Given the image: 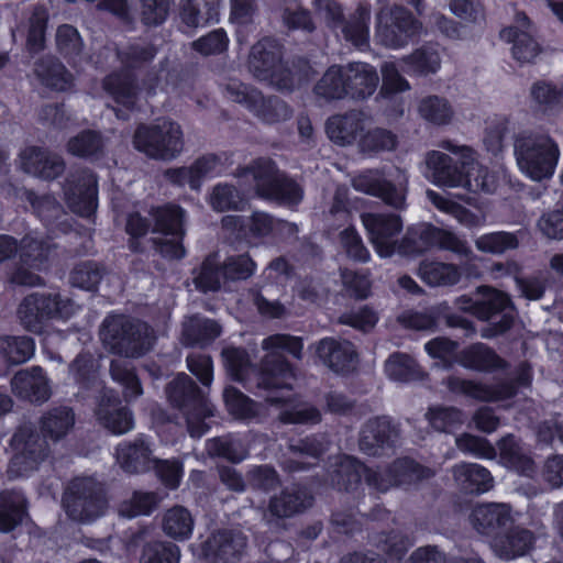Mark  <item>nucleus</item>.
Returning a JSON list of instances; mask_svg holds the SVG:
<instances>
[{"label": "nucleus", "instance_id": "b1692460", "mask_svg": "<svg viewBox=\"0 0 563 563\" xmlns=\"http://www.w3.org/2000/svg\"><path fill=\"white\" fill-rule=\"evenodd\" d=\"M119 465L129 473H142L153 468V443L148 437L139 434L132 441L121 442L115 450Z\"/></svg>", "mask_w": 563, "mask_h": 563}, {"label": "nucleus", "instance_id": "052dcab7", "mask_svg": "<svg viewBox=\"0 0 563 563\" xmlns=\"http://www.w3.org/2000/svg\"><path fill=\"white\" fill-rule=\"evenodd\" d=\"M426 418L434 430L441 432H452L465 421L463 412L454 407H432Z\"/></svg>", "mask_w": 563, "mask_h": 563}, {"label": "nucleus", "instance_id": "69168bd1", "mask_svg": "<svg viewBox=\"0 0 563 563\" xmlns=\"http://www.w3.org/2000/svg\"><path fill=\"white\" fill-rule=\"evenodd\" d=\"M36 73L42 82L55 90L64 91L71 86L73 77L64 65L55 60H48L37 66Z\"/></svg>", "mask_w": 563, "mask_h": 563}, {"label": "nucleus", "instance_id": "72a5a7b5", "mask_svg": "<svg viewBox=\"0 0 563 563\" xmlns=\"http://www.w3.org/2000/svg\"><path fill=\"white\" fill-rule=\"evenodd\" d=\"M512 520L507 504H484L476 506L471 515L473 527L482 534H493Z\"/></svg>", "mask_w": 563, "mask_h": 563}, {"label": "nucleus", "instance_id": "473e14b6", "mask_svg": "<svg viewBox=\"0 0 563 563\" xmlns=\"http://www.w3.org/2000/svg\"><path fill=\"white\" fill-rule=\"evenodd\" d=\"M397 435V430L388 418L371 419L362 429L360 449L367 454H376L378 449L393 444Z\"/></svg>", "mask_w": 563, "mask_h": 563}, {"label": "nucleus", "instance_id": "5fc2aeb1", "mask_svg": "<svg viewBox=\"0 0 563 563\" xmlns=\"http://www.w3.org/2000/svg\"><path fill=\"white\" fill-rule=\"evenodd\" d=\"M159 498L154 493L134 492L129 498L119 505V515L125 518L150 515L159 504Z\"/></svg>", "mask_w": 563, "mask_h": 563}, {"label": "nucleus", "instance_id": "774afa93", "mask_svg": "<svg viewBox=\"0 0 563 563\" xmlns=\"http://www.w3.org/2000/svg\"><path fill=\"white\" fill-rule=\"evenodd\" d=\"M180 550L169 542L147 544L142 553L140 563H178Z\"/></svg>", "mask_w": 563, "mask_h": 563}, {"label": "nucleus", "instance_id": "2eb2a0df", "mask_svg": "<svg viewBox=\"0 0 563 563\" xmlns=\"http://www.w3.org/2000/svg\"><path fill=\"white\" fill-rule=\"evenodd\" d=\"M314 10L329 26L333 29H336L339 25L342 26L344 38L355 47L364 48L367 46L369 38L368 22L371 18L367 8L360 7L355 14L346 22L341 20V7L333 0H316Z\"/></svg>", "mask_w": 563, "mask_h": 563}, {"label": "nucleus", "instance_id": "7ed1b4c3", "mask_svg": "<svg viewBox=\"0 0 563 563\" xmlns=\"http://www.w3.org/2000/svg\"><path fill=\"white\" fill-rule=\"evenodd\" d=\"M432 475L429 468L405 459L394 463L393 467L373 471L355 459L346 455L336 456L329 471L330 482L339 489H352L362 476L373 488L386 492L395 485H406Z\"/></svg>", "mask_w": 563, "mask_h": 563}, {"label": "nucleus", "instance_id": "a878e982", "mask_svg": "<svg viewBox=\"0 0 563 563\" xmlns=\"http://www.w3.org/2000/svg\"><path fill=\"white\" fill-rule=\"evenodd\" d=\"M316 352L321 362L336 373L350 372L357 364L354 345L345 340L322 339L316 345Z\"/></svg>", "mask_w": 563, "mask_h": 563}, {"label": "nucleus", "instance_id": "6e6d98bb", "mask_svg": "<svg viewBox=\"0 0 563 563\" xmlns=\"http://www.w3.org/2000/svg\"><path fill=\"white\" fill-rule=\"evenodd\" d=\"M208 202L213 210L223 212L241 209L244 205V197L234 186L220 183L212 187Z\"/></svg>", "mask_w": 563, "mask_h": 563}, {"label": "nucleus", "instance_id": "13d9d810", "mask_svg": "<svg viewBox=\"0 0 563 563\" xmlns=\"http://www.w3.org/2000/svg\"><path fill=\"white\" fill-rule=\"evenodd\" d=\"M74 424V415L70 409L56 408L47 412L41 421L42 431L53 441L63 438Z\"/></svg>", "mask_w": 563, "mask_h": 563}, {"label": "nucleus", "instance_id": "09e8293b", "mask_svg": "<svg viewBox=\"0 0 563 563\" xmlns=\"http://www.w3.org/2000/svg\"><path fill=\"white\" fill-rule=\"evenodd\" d=\"M344 66H331L314 86L317 97L324 100L342 99L347 96Z\"/></svg>", "mask_w": 563, "mask_h": 563}, {"label": "nucleus", "instance_id": "393cba45", "mask_svg": "<svg viewBox=\"0 0 563 563\" xmlns=\"http://www.w3.org/2000/svg\"><path fill=\"white\" fill-rule=\"evenodd\" d=\"M245 545L246 540L241 532L224 530L202 542L197 554L213 563H233Z\"/></svg>", "mask_w": 563, "mask_h": 563}, {"label": "nucleus", "instance_id": "4be33fe9", "mask_svg": "<svg viewBox=\"0 0 563 563\" xmlns=\"http://www.w3.org/2000/svg\"><path fill=\"white\" fill-rule=\"evenodd\" d=\"M96 417L101 426L115 435L134 429L132 411L122 406L118 395L110 389L103 391L96 409Z\"/></svg>", "mask_w": 563, "mask_h": 563}, {"label": "nucleus", "instance_id": "a19ab883", "mask_svg": "<svg viewBox=\"0 0 563 563\" xmlns=\"http://www.w3.org/2000/svg\"><path fill=\"white\" fill-rule=\"evenodd\" d=\"M35 353V342L27 335H0V356L9 364L27 362Z\"/></svg>", "mask_w": 563, "mask_h": 563}, {"label": "nucleus", "instance_id": "c756f323", "mask_svg": "<svg viewBox=\"0 0 563 563\" xmlns=\"http://www.w3.org/2000/svg\"><path fill=\"white\" fill-rule=\"evenodd\" d=\"M448 388L455 394H461L479 401H501L515 395L512 385H486L459 377H449Z\"/></svg>", "mask_w": 563, "mask_h": 563}, {"label": "nucleus", "instance_id": "6e6552de", "mask_svg": "<svg viewBox=\"0 0 563 563\" xmlns=\"http://www.w3.org/2000/svg\"><path fill=\"white\" fill-rule=\"evenodd\" d=\"M169 400L181 408L187 421L188 432L200 438L208 429L207 418L213 416V407L186 374H178L168 385Z\"/></svg>", "mask_w": 563, "mask_h": 563}, {"label": "nucleus", "instance_id": "c85d7f7f", "mask_svg": "<svg viewBox=\"0 0 563 563\" xmlns=\"http://www.w3.org/2000/svg\"><path fill=\"white\" fill-rule=\"evenodd\" d=\"M13 393L32 402L46 401L51 396V386L41 367L34 366L18 372L12 380Z\"/></svg>", "mask_w": 563, "mask_h": 563}, {"label": "nucleus", "instance_id": "2f4dec72", "mask_svg": "<svg viewBox=\"0 0 563 563\" xmlns=\"http://www.w3.org/2000/svg\"><path fill=\"white\" fill-rule=\"evenodd\" d=\"M346 93L353 99H364L374 93L378 85L376 69L366 63L344 66Z\"/></svg>", "mask_w": 563, "mask_h": 563}, {"label": "nucleus", "instance_id": "f8f14e48", "mask_svg": "<svg viewBox=\"0 0 563 563\" xmlns=\"http://www.w3.org/2000/svg\"><path fill=\"white\" fill-rule=\"evenodd\" d=\"M422 32V24L401 7L385 5L377 14L376 38L386 47L401 48Z\"/></svg>", "mask_w": 563, "mask_h": 563}, {"label": "nucleus", "instance_id": "6ab92c4d", "mask_svg": "<svg viewBox=\"0 0 563 563\" xmlns=\"http://www.w3.org/2000/svg\"><path fill=\"white\" fill-rule=\"evenodd\" d=\"M500 37L511 44V55L520 64L533 63L542 52L529 18L522 12L516 14L511 25L501 30Z\"/></svg>", "mask_w": 563, "mask_h": 563}, {"label": "nucleus", "instance_id": "4d7b16f0", "mask_svg": "<svg viewBox=\"0 0 563 563\" xmlns=\"http://www.w3.org/2000/svg\"><path fill=\"white\" fill-rule=\"evenodd\" d=\"M519 245L516 233L497 231L482 234L475 240V246L478 251L489 254H503L507 251L515 250Z\"/></svg>", "mask_w": 563, "mask_h": 563}, {"label": "nucleus", "instance_id": "412c9836", "mask_svg": "<svg viewBox=\"0 0 563 563\" xmlns=\"http://www.w3.org/2000/svg\"><path fill=\"white\" fill-rule=\"evenodd\" d=\"M97 180L91 173L71 175L65 186L68 207L82 217H90L97 208Z\"/></svg>", "mask_w": 563, "mask_h": 563}, {"label": "nucleus", "instance_id": "cd10ccee", "mask_svg": "<svg viewBox=\"0 0 563 563\" xmlns=\"http://www.w3.org/2000/svg\"><path fill=\"white\" fill-rule=\"evenodd\" d=\"M312 505V496L303 487L294 485L271 498L266 517L290 518Z\"/></svg>", "mask_w": 563, "mask_h": 563}, {"label": "nucleus", "instance_id": "e2e57ef3", "mask_svg": "<svg viewBox=\"0 0 563 563\" xmlns=\"http://www.w3.org/2000/svg\"><path fill=\"white\" fill-rule=\"evenodd\" d=\"M223 398L229 412L235 418L251 419L260 415L261 406L234 387H227L223 391Z\"/></svg>", "mask_w": 563, "mask_h": 563}, {"label": "nucleus", "instance_id": "864d4df0", "mask_svg": "<svg viewBox=\"0 0 563 563\" xmlns=\"http://www.w3.org/2000/svg\"><path fill=\"white\" fill-rule=\"evenodd\" d=\"M531 97L543 111H561L563 110V81L560 85L547 81L536 82L531 88Z\"/></svg>", "mask_w": 563, "mask_h": 563}, {"label": "nucleus", "instance_id": "f704fd0d", "mask_svg": "<svg viewBox=\"0 0 563 563\" xmlns=\"http://www.w3.org/2000/svg\"><path fill=\"white\" fill-rule=\"evenodd\" d=\"M366 119L362 112L352 111L342 115H333L327 122V134L335 144H352L365 128Z\"/></svg>", "mask_w": 563, "mask_h": 563}, {"label": "nucleus", "instance_id": "bb28decb", "mask_svg": "<svg viewBox=\"0 0 563 563\" xmlns=\"http://www.w3.org/2000/svg\"><path fill=\"white\" fill-rule=\"evenodd\" d=\"M429 247H440L467 256L471 253L466 242L459 239L453 232L431 225L423 227L419 233V241L405 246V253H421Z\"/></svg>", "mask_w": 563, "mask_h": 563}, {"label": "nucleus", "instance_id": "f3484780", "mask_svg": "<svg viewBox=\"0 0 563 563\" xmlns=\"http://www.w3.org/2000/svg\"><path fill=\"white\" fill-rule=\"evenodd\" d=\"M153 217V232L162 234V238L155 240L159 253L169 258H181L185 255L181 244L184 210L176 206H166L156 209Z\"/></svg>", "mask_w": 563, "mask_h": 563}, {"label": "nucleus", "instance_id": "bf43d9fd", "mask_svg": "<svg viewBox=\"0 0 563 563\" xmlns=\"http://www.w3.org/2000/svg\"><path fill=\"white\" fill-rule=\"evenodd\" d=\"M249 231L253 236L262 238L273 231L279 234H296L298 229L296 224L286 221H275L272 217L264 212H254L247 224Z\"/></svg>", "mask_w": 563, "mask_h": 563}, {"label": "nucleus", "instance_id": "0e129e2a", "mask_svg": "<svg viewBox=\"0 0 563 563\" xmlns=\"http://www.w3.org/2000/svg\"><path fill=\"white\" fill-rule=\"evenodd\" d=\"M427 354L435 360V366L449 368L459 363L457 343L446 338H435L424 344Z\"/></svg>", "mask_w": 563, "mask_h": 563}, {"label": "nucleus", "instance_id": "de8ad7c7", "mask_svg": "<svg viewBox=\"0 0 563 563\" xmlns=\"http://www.w3.org/2000/svg\"><path fill=\"white\" fill-rule=\"evenodd\" d=\"M103 89L123 107L132 108L136 101L137 91L128 71L109 75L103 81Z\"/></svg>", "mask_w": 563, "mask_h": 563}, {"label": "nucleus", "instance_id": "a18cd8bd", "mask_svg": "<svg viewBox=\"0 0 563 563\" xmlns=\"http://www.w3.org/2000/svg\"><path fill=\"white\" fill-rule=\"evenodd\" d=\"M500 459L510 468L523 474L530 475L534 467L533 462L527 454V451L519 444L512 435H507L498 442Z\"/></svg>", "mask_w": 563, "mask_h": 563}, {"label": "nucleus", "instance_id": "39448f33", "mask_svg": "<svg viewBox=\"0 0 563 563\" xmlns=\"http://www.w3.org/2000/svg\"><path fill=\"white\" fill-rule=\"evenodd\" d=\"M514 154L519 170L526 177L542 181L554 175L561 152L549 134L522 131L515 137Z\"/></svg>", "mask_w": 563, "mask_h": 563}, {"label": "nucleus", "instance_id": "0eeeda50", "mask_svg": "<svg viewBox=\"0 0 563 563\" xmlns=\"http://www.w3.org/2000/svg\"><path fill=\"white\" fill-rule=\"evenodd\" d=\"M133 145L151 158L169 161L184 148L183 131L178 123L159 119L151 124H141L135 130Z\"/></svg>", "mask_w": 563, "mask_h": 563}, {"label": "nucleus", "instance_id": "f03ea898", "mask_svg": "<svg viewBox=\"0 0 563 563\" xmlns=\"http://www.w3.org/2000/svg\"><path fill=\"white\" fill-rule=\"evenodd\" d=\"M439 150L426 154L424 163L430 180L439 187L464 188L471 192H494L498 186L497 173L477 162L475 151L453 140H441Z\"/></svg>", "mask_w": 563, "mask_h": 563}, {"label": "nucleus", "instance_id": "aec40b11", "mask_svg": "<svg viewBox=\"0 0 563 563\" xmlns=\"http://www.w3.org/2000/svg\"><path fill=\"white\" fill-rule=\"evenodd\" d=\"M19 251L21 267L12 275V283L24 286L40 285L42 279L35 271L45 268V252L48 251V246H44L43 241L36 238L25 236Z\"/></svg>", "mask_w": 563, "mask_h": 563}, {"label": "nucleus", "instance_id": "37998d69", "mask_svg": "<svg viewBox=\"0 0 563 563\" xmlns=\"http://www.w3.org/2000/svg\"><path fill=\"white\" fill-rule=\"evenodd\" d=\"M459 364L465 368L488 372L503 366V361L483 343L474 344L459 355Z\"/></svg>", "mask_w": 563, "mask_h": 563}, {"label": "nucleus", "instance_id": "49530a36", "mask_svg": "<svg viewBox=\"0 0 563 563\" xmlns=\"http://www.w3.org/2000/svg\"><path fill=\"white\" fill-rule=\"evenodd\" d=\"M24 516V496L18 492H8L2 494L0 504V531H12L22 522Z\"/></svg>", "mask_w": 563, "mask_h": 563}, {"label": "nucleus", "instance_id": "c03bdc74", "mask_svg": "<svg viewBox=\"0 0 563 563\" xmlns=\"http://www.w3.org/2000/svg\"><path fill=\"white\" fill-rule=\"evenodd\" d=\"M401 69L409 75H428L440 69L439 51L432 46H423L402 58Z\"/></svg>", "mask_w": 563, "mask_h": 563}, {"label": "nucleus", "instance_id": "8fccbe9b", "mask_svg": "<svg viewBox=\"0 0 563 563\" xmlns=\"http://www.w3.org/2000/svg\"><path fill=\"white\" fill-rule=\"evenodd\" d=\"M221 334V327L213 320L192 317L184 323L183 341L187 345L205 344Z\"/></svg>", "mask_w": 563, "mask_h": 563}, {"label": "nucleus", "instance_id": "a211bd4d", "mask_svg": "<svg viewBox=\"0 0 563 563\" xmlns=\"http://www.w3.org/2000/svg\"><path fill=\"white\" fill-rule=\"evenodd\" d=\"M361 220L378 256H391L397 250V236L402 230L400 218L395 214L363 213Z\"/></svg>", "mask_w": 563, "mask_h": 563}, {"label": "nucleus", "instance_id": "20e7f679", "mask_svg": "<svg viewBox=\"0 0 563 563\" xmlns=\"http://www.w3.org/2000/svg\"><path fill=\"white\" fill-rule=\"evenodd\" d=\"M249 67L260 80L285 90L301 86L316 73L307 60H300L294 69H289L280 60L278 44L269 38H264L252 47Z\"/></svg>", "mask_w": 563, "mask_h": 563}, {"label": "nucleus", "instance_id": "c9c22d12", "mask_svg": "<svg viewBox=\"0 0 563 563\" xmlns=\"http://www.w3.org/2000/svg\"><path fill=\"white\" fill-rule=\"evenodd\" d=\"M455 483L467 493L488 492L494 479L488 470L476 463H460L452 468Z\"/></svg>", "mask_w": 563, "mask_h": 563}, {"label": "nucleus", "instance_id": "5701e85b", "mask_svg": "<svg viewBox=\"0 0 563 563\" xmlns=\"http://www.w3.org/2000/svg\"><path fill=\"white\" fill-rule=\"evenodd\" d=\"M222 169L221 159L217 155L208 154L197 158L190 166L168 169L165 176L175 185H187L199 190L205 179L218 176Z\"/></svg>", "mask_w": 563, "mask_h": 563}, {"label": "nucleus", "instance_id": "338daca9", "mask_svg": "<svg viewBox=\"0 0 563 563\" xmlns=\"http://www.w3.org/2000/svg\"><path fill=\"white\" fill-rule=\"evenodd\" d=\"M396 135L385 129L376 128L361 135L358 146L363 153L374 154L393 151L396 147Z\"/></svg>", "mask_w": 563, "mask_h": 563}, {"label": "nucleus", "instance_id": "3c124183", "mask_svg": "<svg viewBox=\"0 0 563 563\" xmlns=\"http://www.w3.org/2000/svg\"><path fill=\"white\" fill-rule=\"evenodd\" d=\"M386 375L396 382H410L422 379L424 373L421 367L406 354H393L385 363Z\"/></svg>", "mask_w": 563, "mask_h": 563}, {"label": "nucleus", "instance_id": "1a4fd4ad", "mask_svg": "<svg viewBox=\"0 0 563 563\" xmlns=\"http://www.w3.org/2000/svg\"><path fill=\"white\" fill-rule=\"evenodd\" d=\"M254 181L256 194L285 206H295L302 199V189L282 174L271 161L255 162L243 175Z\"/></svg>", "mask_w": 563, "mask_h": 563}, {"label": "nucleus", "instance_id": "ddd939ff", "mask_svg": "<svg viewBox=\"0 0 563 563\" xmlns=\"http://www.w3.org/2000/svg\"><path fill=\"white\" fill-rule=\"evenodd\" d=\"M14 451L8 473L11 477H24L36 471L49 453L45 439L35 433L30 424H23L11 441Z\"/></svg>", "mask_w": 563, "mask_h": 563}, {"label": "nucleus", "instance_id": "79ce46f5", "mask_svg": "<svg viewBox=\"0 0 563 563\" xmlns=\"http://www.w3.org/2000/svg\"><path fill=\"white\" fill-rule=\"evenodd\" d=\"M533 543V536L522 528L514 529L509 534L498 538L494 542L495 553L505 560L525 555Z\"/></svg>", "mask_w": 563, "mask_h": 563}, {"label": "nucleus", "instance_id": "4468645a", "mask_svg": "<svg viewBox=\"0 0 563 563\" xmlns=\"http://www.w3.org/2000/svg\"><path fill=\"white\" fill-rule=\"evenodd\" d=\"M407 181L406 174L399 168L387 173L371 169L355 176L352 185L357 191L378 197L391 207L401 208L406 199Z\"/></svg>", "mask_w": 563, "mask_h": 563}, {"label": "nucleus", "instance_id": "7c9ffc66", "mask_svg": "<svg viewBox=\"0 0 563 563\" xmlns=\"http://www.w3.org/2000/svg\"><path fill=\"white\" fill-rule=\"evenodd\" d=\"M20 166L25 173L44 179L55 178L64 170L59 156L36 147H27L21 152Z\"/></svg>", "mask_w": 563, "mask_h": 563}, {"label": "nucleus", "instance_id": "e433bc0d", "mask_svg": "<svg viewBox=\"0 0 563 563\" xmlns=\"http://www.w3.org/2000/svg\"><path fill=\"white\" fill-rule=\"evenodd\" d=\"M220 0H185L180 19L189 29L206 26L218 21Z\"/></svg>", "mask_w": 563, "mask_h": 563}, {"label": "nucleus", "instance_id": "58836bf2", "mask_svg": "<svg viewBox=\"0 0 563 563\" xmlns=\"http://www.w3.org/2000/svg\"><path fill=\"white\" fill-rule=\"evenodd\" d=\"M195 520L191 512L183 506H174L167 509L162 519L164 533L176 540L185 541L194 532Z\"/></svg>", "mask_w": 563, "mask_h": 563}, {"label": "nucleus", "instance_id": "f257e3e1", "mask_svg": "<svg viewBox=\"0 0 563 563\" xmlns=\"http://www.w3.org/2000/svg\"><path fill=\"white\" fill-rule=\"evenodd\" d=\"M266 355L256 374V384L266 391V402L280 408L279 419L286 423H318L320 411L312 405L297 401L290 393L296 375L280 352L301 358L302 339L290 334H274L263 340Z\"/></svg>", "mask_w": 563, "mask_h": 563}, {"label": "nucleus", "instance_id": "dca6fc26", "mask_svg": "<svg viewBox=\"0 0 563 563\" xmlns=\"http://www.w3.org/2000/svg\"><path fill=\"white\" fill-rule=\"evenodd\" d=\"M477 292L482 296L479 300L474 301L467 296H461L456 299V306L460 310L471 312L481 320H490L495 314L504 312L501 320L494 327L490 333L484 332L483 336L489 338L501 333L510 328L512 316L505 312L510 305L508 296L494 288L482 286L477 288Z\"/></svg>", "mask_w": 563, "mask_h": 563}, {"label": "nucleus", "instance_id": "9b49d317", "mask_svg": "<svg viewBox=\"0 0 563 563\" xmlns=\"http://www.w3.org/2000/svg\"><path fill=\"white\" fill-rule=\"evenodd\" d=\"M67 515L79 522H90L101 517L107 509L102 486L92 477H77L64 495Z\"/></svg>", "mask_w": 563, "mask_h": 563}, {"label": "nucleus", "instance_id": "680f3d73", "mask_svg": "<svg viewBox=\"0 0 563 563\" xmlns=\"http://www.w3.org/2000/svg\"><path fill=\"white\" fill-rule=\"evenodd\" d=\"M196 287L203 291H216L225 283L217 255L209 256L194 278Z\"/></svg>", "mask_w": 563, "mask_h": 563}, {"label": "nucleus", "instance_id": "423d86ee", "mask_svg": "<svg viewBox=\"0 0 563 563\" xmlns=\"http://www.w3.org/2000/svg\"><path fill=\"white\" fill-rule=\"evenodd\" d=\"M100 336L110 352L125 357L141 356L154 343L153 331L146 323L125 316L107 317Z\"/></svg>", "mask_w": 563, "mask_h": 563}, {"label": "nucleus", "instance_id": "9d476101", "mask_svg": "<svg viewBox=\"0 0 563 563\" xmlns=\"http://www.w3.org/2000/svg\"><path fill=\"white\" fill-rule=\"evenodd\" d=\"M78 309L70 299L58 294H32L21 302L18 313L23 327L37 333L47 320L69 319Z\"/></svg>", "mask_w": 563, "mask_h": 563}, {"label": "nucleus", "instance_id": "4c0bfd02", "mask_svg": "<svg viewBox=\"0 0 563 563\" xmlns=\"http://www.w3.org/2000/svg\"><path fill=\"white\" fill-rule=\"evenodd\" d=\"M426 196L439 211L450 214L466 228H479L486 223V217L484 213H474L453 201L448 196L441 195L431 189L426 191Z\"/></svg>", "mask_w": 563, "mask_h": 563}, {"label": "nucleus", "instance_id": "603ef678", "mask_svg": "<svg viewBox=\"0 0 563 563\" xmlns=\"http://www.w3.org/2000/svg\"><path fill=\"white\" fill-rule=\"evenodd\" d=\"M418 112L422 119L435 125L449 124L454 114L450 102L438 96L423 98L418 106Z\"/></svg>", "mask_w": 563, "mask_h": 563}, {"label": "nucleus", "instance_id": "ea45409f", "mask_svg": "<svg viewBox=\"0 0 563 563\" xmlns=\"http://www.w3.org/2000/svg\"><path fill=\"white\" fill-rule=\"evenodd\" d=\"M418 275L432 287L453 286L461 279V272L456 265L437 261L421 262Z\"/></svg>", "mask_w": 563, "mask_h": 563}]
</instances>
